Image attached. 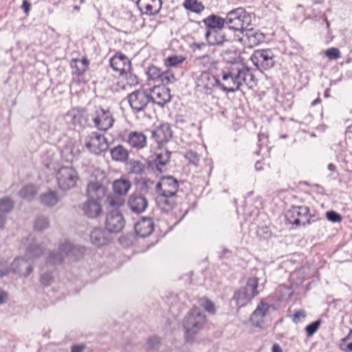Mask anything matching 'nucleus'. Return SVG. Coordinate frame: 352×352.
I'll list each match as a JSON object with an SVG mask.
<instances>
[{
    "mask_svg": "<svg viewBox=\"0 0 352 352\" xmlns=\"http://www.w3.org/2000/svg\"><path fill=\"white\" fill-rule=\"evenodd\" d=\"M222 80H219V89L226 93L239 91L243 84L248 85L254 80L250 69L244 65H232L221 72Z\"/></svg>",
    "mask_w": 352,
    "mask_h": 352,
    "instance_id": "obj_1",
    "label": "nucleus"
},
{
    "mask_svg": "<svg viewBox=\"0 0 352 352\" xmlns=\"http://www.w3.org/2000/svg\"><path fill=\"white\" fill-rule=\"evenodd\" d=\"M205 322L206 316L200 309L194 307L187 313L182 321L186 342L194 340L195 336L202 329Z\"/></svg>",
    "mask_w": 352,
    "mask_h": 352,
    "instance_id": "obj_2",
    "label": "nucleus"
},
{
    "mask_svg": "<svg viewBox=\"0 0 352 352\" xmlns=\"http://www.w3.org/2000/svg\"><path fill=\"white\" fill-rule=\"evenodd\" d=\"M226 21L228 29L243 34L251 23V16L243 8L239 7L226 14Z\"/></svg>",
    "mask_w": 352,
    "mask_h": 352,
    "instance_id": "obj_3",
    "label": "nucleus"
},
{
    "mask_svg": "<svg viewBox=\"0 0 352 352\" xmlns=\"http://www.w3.org/2000/svg\"><path fill=\"white\" fill-rule=\"evenodd\" d=\"M258 278H250L243 287L234 292L232 299L236 302L238 307H244L258 294Z\"/></svg>",
    "mask_w": 352,
    "mask_h": 352,
    "instance_id": "obj_4",
    "label": "nucleus"
},
{
    "mask_svg": "<svg viewBox=\"0 0 352 352\" xmlns=\"http://www.w3.org/2000/svg\"><path fill=\"white\" fill-rule=\"evenodd\" d=\"M286 221L296 227L306 226L311 223L309 208L305 206H292L285 213Z\"/></svg>",
    "mask_w": 352,
    "mask_h": 352,
    "instance_id": "obj_5",
    "label": "nucleus"
},
{
    "mask_svg": "<svg viewBox=\"0 0 352 352\" xmlns=\"http://www.w3.org/2000/svg\"><path fill=\"white\" fill-rule=\"evenodd\" d=\"M171 152L162 146L158 147L157 151L153 157H150L147 163L148 168L155 174L163 173L167 170V165L170 162Z\"/></svg>",
    "mask_w": 352,
    "mask_h": 352,
    "instance_id": "obj_6",
    "label": "nucleus"
},
{
    "mask_svg": "<svg viewBox=\"0 0 352 352\" xmlns=\"http://www.w3.org/2000/svg\"><path fill=\"white\" fill-rule=\"evenodd\" d=\"M85 146L92 154L99 155L107 151L109 144L106 137L98 132H91L85 138Z\"/></svg>",
    "mask_w": 352,
    "mask_h": 352,
    "instance_id": "obj_7",
    "label": "nucleus"
},
{
    "mask_svg": "<svg viewBox=\"0 0 352 352\" xmlns=\"http://www.w3.org/2000/svg\"><path fill=\"white\" fill-rule=\"evenodd\" d=\"M56 180L58 188L67 190L76 186L78 179L76 170L72 166H62L56 172Z\"/></svg>",
    "mask_w": 352,
    "mask_h": 352,
    "instance_id": "obj_8",
    "label": "nucleus"
},
{
    "mask_svg": "<svg viewBox=\"0 0 352 352\" xmlns=\"http://www.w3.org/2000/svg\"><path fill=\"white\" fill-rule=\"evenodd\" d=\"M151 98L148 89H140L127 96V100L134 112L144 111L151 102Z\"/></svg>",
    "mask_w": 352,
    "mask_h": 352,
    "instance_id": "obj_9",
    "label": "nucleus"
},
{
    "mask_svg": "<svg viewBox=\"0 0 352 352\" xmlns=\"http://www.w3.org/2000/svg\"><path fill=\"white\" fill-rule=\"evenodd\" d=\"M274 58L272 50L263 49L255 50L251 56V60L258 69L267 70L274 65Z\"/></svg>",
    "mask_w": 352,
    "mask_h": 352,
    "instance_id": "obj_10",
    "label": "nucleus"
},
{
    "mask_svg": "<svg viewBox=\"0 0 352 352\" xmlns=\"http://www.w3.org/2000/svg\"><path fill=\"white\" fill-rule=\"evenodd\" d=\"M196 87L205 95L212 94L215 87L219 88V80L208 72H203L196 79Z\"/></svg>",
    "mask_w": 352,
    "mask_h": 352,
    "instance_id": "obj_11",
    "label": "nucleus"
},
{
    "mask_svg": "<svg viewBox=\"0 0 352 352\" xmlns=\"http://www.w3.org/2000/svg\"><path fill=\"white\" fill-rule=\"evenodd\" d=\"M92 120L95 127L103 131H106L111 128L114 122V119L111 111L100 106L96 108Z\"/></svg>",
    "mask_w": 352,
    "mask_h": 352,
    "instance_id": "obj_12",
    "label": "nucleus"
},
{
    "mask_svg": "<svg viewBox=\"0 0 352 352\" xmlns=\"http://www.w3.org/2000/svg\"><path fill=\"white\" fill-rule=\"evenodd\" d=\"M179 188V182L173 176H163L155 186L156 192L164 197L175 196Z\"/></svg>",
    "mask_w": 352,
    "mask_h": 352,
    "instance_id": "obj_13",
    "label": "nucleus"
},
{
    "mask_svg": "<svg viewBox=\"0 0 352 352\" xmlns=\"http://www.w3.org/2000/svg\"><path fill=\"white\" fill-rule=\"evenodd\" d=\"M109 65L114 71L119 72L120 76L126 78L132 76L131 60L120 52H117L111 58Z\"/></svg>",
    "mask_w": 352,
    "mask_h": 352,
    "instance_id": "obj_14",
    "label": "nucleus"
},
{
    "mask_svg": "<svg viewBox=\"0 0 352 352\" xmlns=\"http://www.w3.org/2000/svg\"><path fill=\"white\" fill-rule=\"evenodd\" d=\"M125 221L122 214L117 210L107 213L105 219V229L109 233H118L124 227Z\"/></svg>",
    "mask_w": 352,
    "mask_h": 352,
    "instance_id": "obj_15",
    "label": "nucleus"
},
{
    "mask_svg": "<svg viewBox=\"0 0 352 352\" xmlns=\"http://www.w3.org/2000/svg\"><path fill=\"white\" fill-rule=\"evenodd\" d=\"M150 94L151 102L164 107L171 100L170 90L166 86H154L152 89H147Z\"/></svg>",
    "mask_w": 352,
    "mask_h": 352,
    "instance_id": "obj_16",
    "label": "nucleus"
},
{
    "mask_svg": "<svg viewBox=\"0 0 352 352\" xmlns=\"http://www.w3.org/2000/svg\"><path fill=\"white\" fill-rule=\"evenodd\" d=\"M173 135V131L168 123L161 124L152 131V137L158 144V147L170 142Z\"/></svg>",
    "mask_w": 352,
    "mask_h": 352,
    "instance_id": "obj_17",
    "label": "nucleus"
},
{
    "mask_svg": "<svg viewBox=\"0 0 352 352\" xmlns=\"http://www.w3.org/2000/svg\"><path fill=\"white\" fill-rule=\"evenodd\" d=\"M162 0H138L136 6L142 14L148 16L157 14L162 7Z\"/></svg>",
    "mask_w": 352,
    "mask_h": 352,
    "instance_id": "obj_18",
    "label": "nucleus"
},
{
    "mask_svg": "<svg viewBox=\"0 0 352 352\" xmlns=\"http://www.w3.org/2000/svg\"><path fill=\"white\" fill-rule=\"evenodd\" d=\"M127 204L133 212L140 214L146 209L148 200L140 192H135L129 196Z\"/></svg>",
    "mask_w": 352,
    "mask_h": 352,
    "instance_id": "obj_19",
    "label": "nucleus"
},
{
    "mask_svg": "<svg viewBox=\"0 0 352 352\" xmlns=\"http://www.w3.org/2000/svg\"><path fill=\"white\" fill-rule=\"evenodd\" d=\"M87 195L89 199L101 203L102 199L107 197V189L99 182H91L87 187Z\"/></svg>",
    "mask_w": 352,
    "mask_h": 352,
    "instance_id": "obj_20",
    "label": "nucleus"
},
{
    "mask_svg": "<svg viewBox=\"0 0 352 352\" xmlns=\"http://www.w3.org/2000/svg\"><path fill=\"white\" fill-rule=\"evenodd\" d=\"M59 250L64 252L65 256L74 261L82 257L85 253L83 247L75 246L68 241L60 245Z\"/></svg>",
    "mask_w": 352,
    "mask_h": 352,
    "instance_id": "obj_21",
    "label": "nucleus"
},
{
    "mask_svg": "<svg viewBox=\"0 0 352 352\" xmlns=\"http://www.w3.org/2000/svg\"><path fill=\"white\" fill-rule=\"evenodd\" d=\"M270 308L269 305L261 300L257 305L256 309L253 311L250 316V322L252 325L256 327H261L263 322V318L266 316L267 312Z\"/></svg>",
    "mask_w": 352,
    "mask_h": 352,
    "instance_id": "obj_22",
    "label": "nucleus"
},
{
    "mask_svg": "<svg viewBox=\"0 0 352 352\" xmlns=\"http://www.w3.org/2000/svg\"><path fill=\"white\" fill-rule=\"evenodd\" d=\"M83 214L90 219L98 217L102 212L101 203L89 199L82 206Z\"/></svg>",
    "mask_w": 352,
    "mask_h": 352,
    "instance_id": "obj_23",
    "label": "nucleus"
},
{
    "mask_svg": "<svg viewBox=\"0 0 352 352\" xmlns=\"http://www.w3.org/2000/svg\"><path fill=\"white\" fill-rule=\"evenodd\" d=\"M134 229L137 235L142 238H145L153 232L154 223L152 219L144 217L135 224Z\"/></svg>",
    "mask_w": 352,
    "mask_h": 352,
    "instance_id": "obj_24",
    "label": "nucleus"
},
{
    "mask_svg": "<svg viewBox=\"0 0 352 352\" xmlns=\"http://www.w3.org/2000/svg\"><path fill=\"white\" fill-rule=\"evenodd\" d=\"M206 31L223 30L226 25V18L212 14L202 20Z\"/></svg>",
    "mask_w": 352,
    "mask_h": 352,
    "instance_id": "obj_25",
    "label": "nucleus"
},
{
    "mask_svg": "<svg viewBox=\"0 0 352 352\" xmlns=\"http://www.w3.org/2000/svg\"><path fill=\"white\" fill-rule=\"evenodd\" d=\"M90 241L96 246L100 247L109 241V232L101 228H95L90 233Z\"/></svg>",
    "mask_w": 352,
    "mask_h": 352,
    "instance_id": "obj_26",
    "label": "nucleus"
},
{
    "mask_svg": "<svg viewBox=\"0 0 352 352\" xmlns=\"http://www.w3.org/2000/svg\"><path fill=\"white\" fill-rule=\"evenodd\" d=\"M10 269L20 276H28L32 272V267L23 258H16L10 265Z\"/></svg>",
    "mask_w": 352,
    "mask_h": 352,
    "instance_id": "obj_27",
    "label": "nucleus"
},
{
    "mask_svg": "<svg viewBox=\"0 0 352 352\" xmlns=\"http://www.w3.org/2000/svg\"><path fill=\"white\" fill-rule=\"evenodd\" d=\"M127 142L132 148L142 149L146 146L147 138L142 132L131 131L128 135Z\"/></svg>",
    "mask_w": 352,
    "mask_h": 352,
    "instance_id": "obj_28",
    "label": "nucleus"
},
{
    "mask_svg": "<svg viewBox=\"0 0 352 352\" xmlns=\"http://www.w3.org/2000/svg\"><path fill=\"white\" fill-rule=\"evenodd\" d=\"M205 38L209 45H222L228 41L223 30L206 31Z\"/></svg>",
    "mask_w": 352,
    "mask_h": 352,
    "instance_id": "obj_29",
    "label": "nucleus"
},
{
    "mask_svg": "<svg viewBox=\"0 0 352 352\" xmlns=\"http://www.w3.org/2000/svg\"><path fill=\"white\" fill-rule=\"evenodd\" d=\"M72 118L73 123L85 127L88 124L89 116L85 108L73 109L69 113Z\"/></svg>",
    "mask_w": 352,
    "mask_h": 352,
    "instance_id": "obj_30",
    "label": "nucleus"
},
{
    "mask_svg": "<svg viewBox=\"0 0 352 352\" xmlns=\"http://www.w3.org/2000/svg\"><path fill=\"white\" fill-rule=\"evenodd\" d=\"M243 38L245 37L250 45H256L261 43L264 39V34L258 31L254 30L252 28H247L243 34Z\"/></svg>",
    "mask_w": 352,
    "mask_h": 352,
    "instance_id": "obj_31",
    "label": "nucleus"
},
{
    "mask_svg": "<svg viewBox=\"0 0 352 352\" xmlns=\"http://www.w3.org/2000/svg\"><path fill=\"white\" fill-rule=\"evenodd\" d=\"M59 199L57 192L52 190H48L39 197L40 203L49 208L56 206Z\"/></svg>",
    "mask_w": 352,
    "mask_h": 352,
    "instance_id": "obj_32",
    "label": "nucleus"
},
{
    "mask_svg": "<svg viewBox=\"0 0 352 352\" xmlns=\"http://www.w3.org/2000/svg\"><path fill=\"white\" fill-rule=\"evenodd\" d=\"M111 157L113 160L124 162L129 157L128 151L122 145H118L110 149Z\"/></svg>",
    "mask_w": 352,
    "mask_h": 352,
    "instance_id": "obj_33",
    "label": "nucleus"
},
{
    "mask_svg": "<svg viewBox=\"0 0 352 352\" xmlns=\"http://www.w3.org/2000/svg\"><path fill=\"white\" fill-rule=\"evenodd\" d=\"M131 187V182L126 179H117L113 183V191L116 194L119 195H126Z\"/></svg>",
    "mask_w": 352,
    "mask_h": 352,
    "instance_id": "obj_34",
    "label": "nucleus"
},
{
    "mask_svg": "<svg viewBox=\"0 0 352 352\" xmlns=\"http://www.w3.org/2000/svg\"><path fill=\"white\" fill-rule=\"evenodd\" d=\"M38 192L36 186L30 184L23 187L19 192V197L27 201H32Z\"/></svg>",
    "mask_w": 352,
    "mask_h": 352,
    "instance_id": "obj_35",
    "label": "nucleus"
},
{
    "mask_svg": "<svg viewBox=\"0 0 352 352\" xmlns=\"http://www.w3.org/2000/svg\"><path fill=\"white\" fill-rule=\"evenodd\" d=\"M43 250L41 245L36 243H31L26 249L25 257L27 259H35L42 256Z\"/></svg>",
    "mask_w": 352,
    "mask_h": 352,
    "instance_id": "obj_36",
    "label": "nucleus"
},
{
    "mask_svg": "<svg viewBox=\"0 0 352 352\" xmlns=\"http://www.w3.org/2000/svg\"><path fill=\"white\" fill-rule=\"evenodd\" d=\"M80 151L74 145L65 146L62 150V156L67 162H73L79 155Z\"/></svg>",
    "mask_w": 352,
    "mask_h": 352,
    "instance_id": "obj_37",
    "label": "nucleus"
},
{
    "mask_svg": "<svg viewBox=\"0 0 352 352\" xmlns=\"http://www.w3.org/2000/svg\"><path fill=\"white\" fill-rule=\"evenodd\" d=\"M89 62L86 57L82 59H73L72 67L76 69L75 73L78 76L82 75L88 69Z\"/></svg>",
    "mask_w": 352,
    "mask_h": 352,
    "instance_id": "obj_38",
    "label": "nucleus"
},
{
    "mask_svg": "<svg viewBox=\"0 0 352 352\" xmlns=\"http://www.w3.org/2000/svg\"><path fill=\"white\" fill-rule=\"evenodd\" d=\"M64 252L60 251H52L49 253L48 256L46 259V263L47 265H56L61 264L65 258Z\"/></svg>",
    "mask_w": 352,
    "mask_h": 352,
    "instance_id": "obj_39",
    "label": "nucleus"
},
{
    "mask_svg": "<svg viewBox=\"0 0 352 352\" xmlns=\"http://www.w3.org/2000/svg\"><path fill=\"white\" fill-rule=\"evenodd\" d=\"M183 5L186 10L198 14L204 10V6L197 0H185Z\"/></svg>",
    "mask_w": 352,
    "mask_h": 352,
    "instance_id": "obj_40",
    "label": "nucleus"
},
{
    "mask_svg": "<svg viewBox=\"0 0 352 352\" xmlns=\"http://www.w3.org/2000/svg\"><path fill=\"white\" fill-rule=\"evenodd\" d=\"M171 197H164L163 195H160L158 197L157 203L163 211L168 212L173 208L175 203Z\"/></svg>",
    "mask_w": 352,
    "mask_h": 352,
    "instance_id": "obj_41",
    "label": "nucleus"
},
{
    "mask_svg": "<svg viewBox=\"0 0 352 352\" xmlns=\"http://www.w3.org/2000/svg\"><path fill=\"white\" fill-rule=\"evenodd\" d=\"M197 60L198 61L199 65H201L208 69H211L212 67L215 68L216 65L218 63V61L208 54H205L197 58Z\"/></svg>",
    "mask_w": 352,
    "mask_h": 352,
    "instance_id": "obj_42",
    "label": "nucleus"
},
{
    "mask_svg": "<svg viewBox=\"0 0 352 352\" xmlns=\"http://www.w3.org/2000/svg\"><path fill=\"white\" fill-rule=\"evenodd\" d=\"M50 226V221L47 217L43 215H38L34 220V228L38 232H43Z\"/></svg>",
    "mask_w": 352,
    "mask_h": 352,
    "instance_id": "obj_43",
    "label": "nucleus"
},
{
    "mask_svg": "<svg viewBox=\"0 0 352 352\" xmlns=\"http://www.w3.org/2000/svg\"><path fill=\"white\" fill-rule=\"evenodd\" d=\"M14 202L10 197L0 199V213L6 214L12 211Z\"/></svg>",
    "mask_w": 352,
    "mask_h": 352,
    "instance_id": "obj_44",
    "label": "nucleus"
},
{
    "mask_svg": "<svg viewBox=\"0 0 352 352\" xmlns=\"http://www.w3.org/2000/svg\"><path fill=\"white\" fill-rule=\"evenodd\" d=\"M176 80V78L170 71L162 72L160 77L157 80L162 82V86H166V85L173 83Z\"/></svg>",
    "mask_w": 352,
    "mask_h": 352,
    "instance_id": "obj_45",
    "label": "nucleus"
},
{
    "mask_svg": "<svg viewBox=\"0 0 352 352\" xmlns=\"http://www.w3.org/2000/svg\"><path fill=\"white\" fill-rule=\"evenodd\" d=\"M340 349L343 351L352 352V329L346 337L341 340Z\"/></svg>",
    "mask_w": 352,
    "mask_h": 352,
    "instance_id": "obj_46",
    "label": "nucleus"
},
{
    "mask_svg": "<svg viewBox=\"0 0 352 352\" xmlns=\"http://www.w3.org/2000/svg\"><path fill=\"white\" fill-rule=\"evenodd\" d=\"M184 60V57L181 55H173L166 58L164 63L167 67H175L179 64L182 63Z\"/></svg>",
    "mask_w": 352,
    "mask_h": 352,
    "instance_id": "obj_47",
    "label": "nucleus"
},
{
    "mask_svg": "<svg viewBox=\"0 0 352 352\" xmlns=\"http://www.w3.org/2000/svg\"><path fill=\"white\" fill-rule=\"evenodd\" d=\"M160 345V339L157 336L149 338L146 342L147 352L155 351L159 349Z\"/></svg>",
    "mask_w": 352,
    "mask_h": 352,
    "instance_id": "obj_48",
    "label": "nucleus"
},
{
    "mask_svg": "<svg viewBox=\"0 0 352 352\" xmlns=\"http://www.w3.org/2000/svg\"><path fill=\"white\" fill-rule=\"evenodd\" d=\"M162 72V71L161 70L160 68H159L156 66L152 65V66L148 67L147 72H146V74L149 79L157 81V80L160 77Z\"/></svg>",
    "mask_w": 352,
    "mask_h": 352,
    "instance_id": "obj_49",
    "label": "nucleus"
},
{
    "mask_svg": "<svg viewBox=\"0 0 352 352\" xmlns=\"http://www.w3.org/2000/svg\"><path fill=\"white\" fill-rule=\"evenodd\" d=\"M186 160L188 161L189 164H191L195 166H197L199 162V155L192 150L188 151L184 155Z\"/></svg>",
    "mask_w": 352,
    "mask_h": 352,
    "instance_id": "obj_50",
    "label": "nucleus"
},
{
    "mask_svg": "<svg viewBox=\"0 0 352 352\" xmlns=\"http://www.w3.org/2000/svg\"><path fill=\"white\" fill-rule=\"evenodd\" d=\"M106 202L112 207H119L124 203L122 198L111 194L107 195Z\"/></svg>",
    "mask_w": 352,
    "mask_h": 352,
    "instance_id": "obj_51",
    "label": "nucleus"
},
{
    "mask_svg": "<svg viewBox=\"0 0 352 352\" xmlns=\"http://www.w3.org/2000/svg\"><path fill=\"white\" fill-rule=\"evenodd\" d=\"M320 324H321L320 320H317L309 324L305 327V332H306L307 337L312 336L318 331Z\"/></svg>",
    "mask_w": 352,
    "mask_h": 352,
    "instance_id": "obj_52",
    "label": "nucleus"
},
{
    "mask_svg": "<svg viewBox=\"0 0 352 352\" xmlns=\"http://www.w3.org/2000/svg\"><path fill=\"white\" fill-rule=\"evenodd\" d=\"M130 166L131 172L136 175H141L145 169L144 164L140 161L131 162Z\"/></svg>",
    "mask_w": 352,
    "mask_h": 352,
    "instance_id": "obj_53",
    "label": "nucleus"
},
{
    "mask_svg": "<svg viewBox=\"0 0 352 352\" xmlns=\"http://www.w3.org/2000/svg\"><path fill=\"white\" fill-rule=\"evenodd\" d=\"M54 280L52 272H46L41 274L40 277V283L45 287L49 286Z\"/></svg>",
    "mask_w": 352,
    "mask_h": 352,
    "instance_id": "obj_54",
    "label": "nucleus"
},
{
    "mask_svg": "<svg viewBox=\"0 0 352 352\" xmlns=\"http://www.w3.org/2000/svg\"><path fill=\"white\" fill-rule=\"evenodd\" d=\"M326 217L329 221L333 223L340 222L342 221L341 215L333 210L327 212Z\"/></svg>",
    "mask_w": 352,
    "mask_h": 352,
    "instance_id": "obj_55",
    "label": "nucleus"
},
{
    "mask_svg": "<svg viewBox=\"0 0 352 352\" xmlns=\"http://www.w3.org/2000/svg\"><path fill=\"white\" fill-rule=\"evenodd\" d=\"M326 56L330 59H338L340 57V52L336 47H331L325 52Z\"/></svg>",
    "mask_w": 352,
    "mask_h": 352,
    "instance_id": "obj_56",
    "label": "nucleus"
},
{
    "mask_svg": "<svg viewBox=\"0 0 352 352\" xmlns=\"http://www.w3.org/2000/svg\"><path fill=\"white\" fill-rule=\"evenodd\" d=\"M204 302L201 303L202 306L204 307L205 310L210 314H214L215 308L214 303L208 299L203 300Z\"/></svg>",
    "mask_w": 352,
    "mask_h": 352,
    "instance_id": "obj_57",
    "label": "nucleus"
},
{
    "mask_svg": "<svg viewBox=\"0 0 352 352\" xmlns=\"http://www.w3.org/2000/svg\"><path fill=\"white\" fill-rule=\"evenodd\" d=\"M306 317V312L303 309H300L297 311L294 315H293V322L295 323H298L300 320V318H305Z\"/></svg>",
    "mask_w": 352,
    "mask_h": 352,
    "instance_id": "obj_58",
    "label": "nucleus"
},
{
    "mask_svg": "<svg viewBox=\"0 0 352 352\" xmlns=\"http://www.w3.org/2000/svg\"><path fill=\"white\" fill-rule=\"evenodd\" d=\"M85 347L83 344H74L71 346V352H83Z\"/></svg>",
    "mask_w": 352,
    "mask_h": 352,
    "instance_id": "obj_59",
    "label": "nucleus"
},
{
    "mask_svg": "<svg viewBox=\"0 0 352 352\" xmlns=\"http://www.w3.org/2000/svg\"><path fill=\"white\" fill-rule=\"evenodd\" d=\"M9 272L7 264L4 262H0V277L6 275Z\"/></svg>",
    "mask_w": 352,
    "mask_h": 352,
    "instance_id": "obj_60",
    "label": "nucleus"
},
{
    "mask_svg": "<svg viewBox=\"0 0 352 352\" xmlns=\"http://www.w3.org/2000/svg\"><path fill=\"white\" fill-rule=\"evenodd\" d=\"M21 8L24 12L28 14L31 8V3L28 0H23Z\"/></svg>",
    "mask_w": 352,
    "mask_h": 352,
    "instance_id": "obj_61",
    "label": "nucleus"
},
{
    "mask_svg": "<svg viewBox=\"0 0 352 352\" xmlns=\"http://www.w3.org/2000/svg\"><path fill=\"white\" fill-rule=\"evenodd\" d=\"M206 44L205 43H194L191 45V48L194 50L196 49L201 50L203 47H206Z\"/></svg>",
    "mask_w": 352,
    "mask_h": 352,
    "instance_id": "obj_62",
    "label": "nucleus"
},
{
    "mask_svg": "<svg viewBox=\"0 0 352 352\" xmlns=\"http://www.w3.org/2000/svg\"><path fill=\"white\" fill-rule=\"evenodd\" d=\"M6 220V218L5 214L0 213V228H3L4 227Z\"/></svg>",
    "mask_w": 352,
    "mask_h": 352,
    "instance_id": "obj_63",
    "label": "nucleus"
},
{
    "mask_svg": "<svg viewBox=\"0 0 352 352\" xmlns=\"http://www.w3.org/2000/svg\"><path fill=\"white\" fill-rule=\"evenodd\" d=\"M272 352H283L280 346L278 344H274L272 348Z\"/></svg>",
    "mask_w": 352,
    "mask_h": 352,
    "instance_id": "obj_64",
    "label": "nucleus"
}]
</instances>
